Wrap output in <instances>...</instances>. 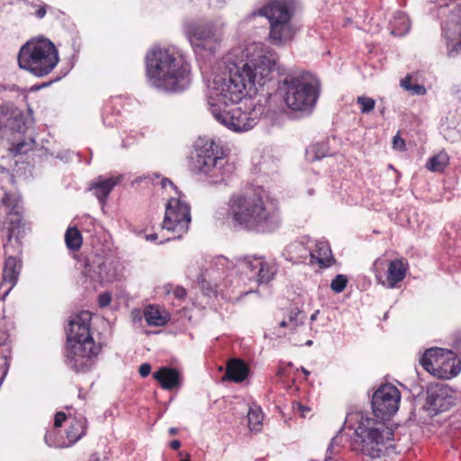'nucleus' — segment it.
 I'll return each mask as SVG.
<instances>
[{"label": "nucleus", "mask_w": 461, "mask_h": 461, "mask_svg": "<svg viewBox=\"0 0 461 461\" xmlns=\"http://www.w3.org/2000/svg\"><path fill=\"white\" fill-rule=\"evenodd\" d=\"M276 60V54L261 43L233 49L225 58V70L208 86L207 103L212 114L219 116V112L230 105H247L258 86L269 80Z\"/></svg>", "instance_id": "obj_1"}, {"label": "nucleus", "mask_w": 461, "mask_h": 461, "mask_svg": "<svg viewBox=\"0 0 461 461\" xmlns=\"http://www.w3.org/2000/svg\"><path fill=\"white\" fill-rule=\"evenodd\" d=\"M229 213L235 225L249 230L272 231L279 225L277 208L261 193L249 191L234 194L229 201Z\"/></svg>", "instance_id": "obj_2"}, {"label": "nucleus", "mask_w": 461, "mask_h": 461, "mask_svg": "<svg viewBox=\"0 0 461 461\" xmlns=\"http://www.w3.org/2000/svg\"><path fill=\"white\" fill-rule=\"evenodd\" d=\"M149 83L165 91H182L190 83V68L169 48L155 47L146 55Z\"/></svg>", "instance_id": "obj_3"}, {"label": "nucleus", "mask_w": 461, "mask_h": 461, "mask_svg": "<svg viewBox=\"0 0 461 461\" xmlns=\"http://www.w3.org/2000/svg\"><path fill=\"white\" fill-rule=\"evenodd\" d=\"M91 313L82 312L71 318L67 330V365L76 372L87 371L100 351L90 334Z\"/></svg>", "instance_id": "obj_4"}, {"label": "nucleus", "mask_w": 461, "mask_h": 461, "mask_svg": "<svg viewBox=\"0 0 461 461\" xmlns=\"http://www.w3.org/2000/svg\"><path fill=\"white\" fill-rule=\"evenodd\" d=\"M345 423L355 431V449L371 458L380 457L393 438V430L384 422L362 411L348 413Z\"/></svg>", "instance_id": "obj_5"}, {"label": "nucleus", "mask_w": 461, "mask_h": 461, "mask_svg": "<svg viewBox=\"0 0 461 461\" xmlns=\"http://www.w3.org/2000/svg\"><path fill=\"white\" fill-rule=\"evenodd\" d=\"M190 167L193 172L207 176L212 183L224 181L233 172V166L225 160L220 142L207 136L195 141Z\"/></svg>", "instance_id": "obj_6"}, {"label": "nucleus", "mask_w": 461, "mask_h": 461, "mask_svg": "<svg viewBox=\"0 0 461 461\" xmlns=\"http://www.w3.org/2000/svg\"><path fill=\"white\" fill-rule=\"evenodd\" d=\"M294 8L293 0H267L253 14L268 20V40L273 45L283 47L294 39L296 33L292 23Z\"/></svg>", "instance_id": "obj_7"}, {"label": "nucleus", "mask_w": 461, "mask_h": 461, "mask_svg": "<svg viewBox=\"0 0 461 461\" xmlns=\"http://www.w3.org/2000/svg\"><path fill=\"white\" fill-rule=\"evenodd\" d=\"M18 65L36 77L50 74L59 63V52L48 39L40 38L27 41L18 53Z\"/></svg>", "instance_id": "obj_8"}, {"label": "nucleus", "mask_w": 461, "mask_h": 461, "mask_svg": "<svg viewBox=\"0 0 461 461\" xmlns=\"http://www.w3.org/2000/svg\"><path fill=\"white\" fill-rule=\"evenodd\" d=\"M26 131L22 110L9 104L0 106V135L9 140L14 155L26 154L34 147V140Z\"/></svg>", "instance_id": "obj_9"}, {"label": "nucleus", "mask_w": 461, "mask_h": 461, "mask_svg": "<svg viewBox=\"0 0 461 461\" xmlns=\"http://www.w3.org/2000/svg\"><path fill=\"white\" fill-rule=\"evenodd\" d=\"M284 100L294 111H310L319 95V81L309 73L287 76L284 79Z\"/></svg>", "instance_id": "obj_10"}, {"label": "nucleus", "mask_w": 461, "mask_h": 461, "mask_svg": "<svg viewBox=\"0 0 461 461\" xmlns=\"http://www.w3.org/2000/svg\"><path fill=\"white\" fill-rule=\"evenodd\" d=\"M14 176L3 167H0V225L7 230V238L10 241L12 231L20 226L22 221V208L20 198L12 194L2 184H13Z\"/></svg>", "instance_id": "obj_11"}, {"label": "nucleus", "mask_w": 461, "mask_h": 461, "mask_svg": "<svg viewBox=\"0 0 461 461\" xmlns=\"http://www.w3.org/2000/svg\"><path fill=\"white\" fill-rule=\"evenodd\" d=\"M246 110L240 106L231 110H223L219 112V116H213L217 122L235 132L248 131L254 128L260 119L267 113V108L264 104H253L244 105Z\"/></svg>", "instance_id": "obj_12"}, {"label": "nucleus", "mask_w": 461, "mask_h": 461, "mask_svg": "<svg viewBox=\"0 0 461 461\" xmlns=\"http://www.w3.org/2000/svg\"><path fill=\"white\" fill-rule=\"evenodd\" d=\"M420 364L426 371L440 379L448 380L456 376L461 371V360L447 349L431 348L425 351Z\"/></svg>", "instance_id": "obj_13"}, {"label": "nucleus", "mask_w": 461, "mask_h": 461, "mask_svg": "<svg viewBox=\"0 0 461 461\" xmlns=\"http://www.w3.org/2000/svg\"><path fill=\"white\" fill-rule=\"evenodd\" d=\"M190 222V207L183 200V194L171 197L166 206L162 228L173 232L174 238H180L188 230Z\"/></svg>", "instance_id": "obj_14"}, {"label": "nucleus", "mask_w": 461, "mask_h": 461, "mask_svg": "<svg viewBox=\"0 0 461 461\" xmlns=\"http://www.w3.org/2000/svg\"><path fill=\"white\" fill-rule=\"evenodd\" d=\"M400 400L401 393L394 385H381L372 397L374 414L383 420L391 418L398 411Z\"/></svg>", "instance_id": "obj_15"}, {"label": "nucleus", "mask_w": 461, "mask_h": 461, "mask_svg": "<svg viewBox=\"0 0 461 461\" xmlns=\"http://www.w3.org/2000/svg\"><path fill=\"white\" fill-rule=\"evenodd\" d=\"M185 32L195 52L204 50L212 54L221 41L212 24H191Z\"/></svg>", "instance_id": "obj_16"}, {"label": "nucleus", "mask_w": 461, "mask_h": 461, "mask_svg": "<svg viewBox=\"0 0 461 461\" xmlns=\"http://www.w3.org/2000/svg\"><path fill=\"white\" fill-rule=\"evenodd\" d=\"M455 403L452 389L445 384H430L427 389L425 408L433 414L450 409Z\"/></svg>", "instance_id": "obj_17"}, {"label": "nucleus", "mask_w": 461, "mask_h": 461, "mask_svg": "<svg viewBox=\"0 0 461 461\" xmlns=\"http://www.w3.org/2000/svg\"><path fill=\"white\" fill-rule=\"evenodd\" d=\"M243 262L245 267L249 268L251 272L256 271L259 284L269 283L277 272V266L274 261H267L261 257H245Z\"/></svg>", "instance_id": "obj_18"}, {"label": "nucleus", "mask_w": 461, "mask_h": 461, "mask_svg": "<svg viewBox=\"0 0 461 461\" xmlns=\"http://www.w3.org/2000/svg\"><path fill=\"white\" fill-rule=\"evenodd\" d=\"M22 268L21 261L15 257H8L3 269V280L0 284V289L3 292L5 299L17 283L18 276Z\"/></svg>", "instance_id": "obj_19"}, {"label": "nucleus", "mask_w": 461, "mask_h": 461, "mask_svg": "<svg viewBox=\"0 0 461 461\" xmlns=\"http://www.w3.org/2000/svg\"><path fill=\"white\" fill-rule=\"evenodd\" d=\"M163 389L172 390L180 386V374L177 370L164 366L153 374Z\"/></svg>", "instance_id": "obj_20"}, {"label": "nucleus", "mask_w": 461, "mask_h": 461, "mask_svg": "<svg viewBox=\"0 0 461 461\" xmlns=\"http://www.w3.org/2000/svg\"><path fill=\"white\" fill-rule=\"evenodd\" d=\"M408 267V262L402 258L394 259L390 262L386 276L388 287L393 288L404 279Z\"/></svg>", "instance_id": "obj_21"}, {"label": "nucleus", "mask_w": 461, "mask_h": 461, "mask_svg": "<svg viewBox=\"0 0 461 461\" xmlns=\"http://www.w3.org/2000/svg\"><path fill=\"white\" fill-rule=\"evenodd\" d=\"M119 180V177L104 178L99 176L97 180L91 185L90 190L99 200L100 203L104 205L107 196L113 188L118 184Z\"/></svg>", "instance_id": "obj_22"}, {"label": "nucleus", "mask_w": 461, "mask_h": 461, "mask_svg": "<svg viewBox=\"0 0 461 461\" xmlns=\"http://www.w3.org/2000/svg\"><path fill=\"white\" fill-rule=\"evenodd\" d=\"M249 372V367L242 360L234 358L228 362L224 378L240 383L248 377Z\"/></svg>", "instance_id": "obj_23"}, {"label": "nucleus", "mask_w": 461, "mask_h": 461, "mask_svg": "<svg viewBox=\"0 0 461 461\" xmlns=\"http://www.w3.org/2000/svg\"><path fill=\"white\" fill-rule=\"evenodd\" d=\"M304 316L298 308L291 309L278 323L279 329H288L290 333L294 332L298 327L303 324Z\"/></svg>", "instance_id": "obj_24"}, {"label": "nucleus", "mask_w": 461, "mask_h": 461, "mask_svg": "<svg viewBox=\"0 0 461 461\" xmlns=\"http://www.w3.org/2000/svg\"><path fill=\"white\" fill-rule=\"evenodd\" d=\"M144 318L149 326L162 327L168 321V314L154 305H148L144 310Z\"/></svg>", "instance_id": "obj_25"}, {"label": "nucleus", "mask_w": 461, "mask_h": 461, "mask_svg": "<svg viewBox=\"0 0 461 461\" xmlns=\"http://www.w3.org/2000/svg\"><path fill=\"white\" fill-rule=\"evenodd\" d=\"M312 259H315L321 267H330L333 261L330 246L323 241L316 244L315 249L310 252Z\"/></svg>", "instance_id": "obj_26"}, {"label": "nucleus", "mask_w": 461, "mask_h": 461, "mask_svg": "<svg viewBox=\"0 0 461 461\" xmlns=\"http://www.w3.org/2000/svg\"><path fill=\"white\" fill-rule=\"evenodd\" d=\"M391 33L395 36L405 35L410 30V22L402 12H396L390 22Z\"/></svg>", "instance_id": "obj_27"}, {"label": "nucleus", "mask_w": 461, "mask_h": 461, "mask_svg": "<svg viewBox=\"0 0 461 461\" xmlns=\"http://www.w3.org/2000/svg\"><path fill=\"white\" fill-rule=\"evenodd\" d=\"M449 157L446 151H440L429 158L426 167L431 172H442L447 167Z\"/></svg>", "instance_id": "obj_28"}, {"label": "nucleus", "mask_w": 461, "mask_h": 461, "mask_svg": "<svg viewBox=\"0 0 461 461\" xmlns=\"http://www.w3.org/2000/svg\"><path fill=\"white\" fill-rule=\"evenodd\" d=\"M330 155V149L327 142H318L309 146L306 149V158L310 161L320 160Z\"/></svg>", "instance_id": "obj_29"}, {"label": "nucleus", "mask_w": 461, "mask_h": 461, "mask_svg": "<svg viewBox=\"0 0 461 461\" xmlns=\"http://www.w3.org/2000/svg\"><path fill=\"white\" fill-rule=\"evenodd\" d=\"M451 22H447V24L443 27V35L447 39V46L449 49L448 52L449 55H453L454 52H458L457 49L455 47V44L461 40L459 38L461 37V25L458 26V24H456V27H458L457 31L451 32L450 23Z\"/></svg>", "instance_id": "obj_30"}, {"label": "nucleus", "mask_w": 461, "mask_h": 461, "mask_svg": "<svg viewBox=\"0 0 461 461\" xmlns=\"http://www.w3.org/2000/svg\"><path fill=\"white\" fill-rule=\"evenodd\" d=\"M94 275H90L91 278L99 282H108L113 279V274L112 273L111 263L108 261H102L93 269Z\"/></svg>", "instance_id": "obj_31"}, {"label": "nucleus", "mask_w": 461, "mask_h": 461, "mask_svg": "<svg viewBox=\"0 0 461 461\" xmlns=\"http://www.w3.org/2000/svg\"><path fill=\"white\" fill-rule=\"evenodd\" d=\"M86 429L84 419L75 420L67 429V438L71 443H76L86 434Z\"/></svg>", "instance_id": "obj_32"}, {"label": "nucleus", "mask_w": 461, "mask_h": 461, "mask_svg": "<svg viewBox=\"0 0 461 461\" xmlns=\"http://www.w3.org/2000/svg\"><path fill=\"white\" fill-rule=\"evenodd\" d=\"M66 245L69 249L77 250L82 245V236L76 227H70L65 234Z\"/></svg>", "instance_id": "obj_33"}, {"label": "nucleus", "mask_w": 461, "mask_h": 461, "mask_svg": "<svg viewBox=\"0 0 461 461\" xmlns=\"http://www.w3.org/2000/svg\"><path fill=\"white\" fill-rule=\"evenodd\" d=\"M263 413L257 406L251 407L248 413L249 426L251 430L258 431L262 425Z\"/></svg>", "instance_id": "obj_34"}, {"label": "nucleus", "mask_w": 461, "mask_h": 461, "mask_svg": "<svg viewBox=\"0 0 461 461\" xmlns=\"http://www.w3.org/2000/svg\"><path fill=\"white\" fill-rule=\"evenodd\" d=\"M357 103L359 104L362 113H369L374 110L375 105V101L373 98L366 96H358Z\"/></svg>", "instance_id": "obj_35"}, {"label": "nucleus", "mask_w": 461, "mask_h": 461, "mask_svg": "<svg viewBox=\"0 0 461 461\" xmlns=\"http://www.w3.org/2000/svg\"><path fill=\"white\" fill-rule=\"evenodd\" d=\"M338 447H339V435H336L331 438V440L326 449V455H325L324 461H332L333 456H336L339 452Z\"/></svg>", "instance_id": "obj_36"}, {"label": "nucleus", "mask_w": 461, "mask_h": 461, "mask_svg": "<svg viewBox=\"0 0 461 461\" xmlns=\"http://www.w3.org/2000/svg\"><path fill=\"white\" fill-rule=\"evenodd\" d=\"M348 284V278L344 275H337L331 281L330 288L335 293H341Z\"/></svg>", "instance_id": "obj_37"}, {"label": "nucleus", "mask_w": 461, "mask_h": 461, "mask_svg": "<svg viewBox=\"0 0 461 461\" xmlns=\"http://www.w3.org/2000/svg\"><path fill=\"white\" fill-rule=\"evenodd\" d=\"M112 296L109 293H103L98 296V303L100 307H106L110 304Z\"/></svg>", "instance_id": "obj_38"}, {"label": "nucleus", "mask_w": 461, "mask_h": 461, "mask_svg": "<svg viewBox=\"0 0 461 461\" xmlns=\"http://www.w3.org/2000/svg\"><path fill=\"white\" fill-rule=\"evenodd\" d=\"M405 143L404 140L398 135L394 136L393 139V147L397 150H402L404 149Z\"/></svg>", "instance_id": "obj_39"}, {"label": "nucleus", "mask_w": 461, "mask_h": 461, "mask_svg": "<svg viewBox=\"0 0 461 461\" xmlns=\"http://www.w3.org/2000/svg\"><path fill=\"white\" fill-rule=\"evenodd\" d=\"M67 416L64 412L59 411L55 415L54 419V426L59 428L62 425V423L66 420Z\"/></svg>", "instance_id": "obj_40"}, {"label": "nucleus", "mask_w": 461, "mask_h": 461, "mask_svg": "<svg viewBox=\"0 0 461 461\" xmlns=\"http://www.w3.org/2000/svg\"><path fill=\"white\" fill-rule=\"evenodd\" d=\"M151 366L149 364H142L139 368V373L142 377H146L150 374Z\"/></svg>", "instance_id": "obj_41"}, {"label": "nucleus", "mask_w": 461, "mask_h": 461, "mask_svg": "<svg viewBox=\"0 0 461 461\" xmlns=\"http://www.w3.org/2000/svg\"><path fill=\"white\" fill-rule=\"evenodd\" d=\"M173 294L177 299H183L186 295L185 288L177 286L173 290Z\"/></svg>", "instance_id": "obj_42"}, {"label": "nucleus", "mask_w": 461, "mask_h": 461, "mask_svg": "<svg viewBox=\"0 0 461 461\" xmlns=\"http://www.w3.org/2000/svg\"><path fill=\"white\" fill-rule=\"evenodd\" d=\"M161 185L164 189H167V187H170L171 189L175 190L176 191V194H179L180 193L176 190V186L174 185V184L169 180V179H167V178H164L161 180Z\"/></svg>", "instance_id": "obj_43"}, {"label": "nucleus", "mask_w": 461, "mask_h": 461, "mask_svg": "<svg viewBox=\"0 0 461 461\" xmlns=\"http://www.w3.org/2000/svg\"><path fill=\"white\" fill-rule=\"evenodd\" d=\"M411 90L417 95H424L426 93V89L423 86L414 85L411 86Z\"/></svg>", "instance_id": "obj_44"}, {"label": "nucleus", "mask_w": 461, "mask_h": 461, "mask_svg": "<svg viewBox=\"0 0 461 461\" xmlns=\"http://www.w3.org/2000/svg\"><path fill=\"white\" fill-rule=\"evenodd\" d=\"M215 265H216L217 267H218V266H221V267H222V268H224V267H228V266H227V265H228V260H227V258H224V257H221H221H218V258H216Z\"/></svg>", "instance_id": "obj_45"}, {"label": "nucleus", "mask_w": 461, "mask_h": 461, "mask_svg": "<svg viewBox=\"0 0 461 461\" xmlns=\"http://www.w3.org/2000/svg\"><path fill=\"white\" fill-rule=\"evenodd\" d=\"M411 77H409V76L405 77L402 80V82H401V86H402L404 89H406V90H411Z\"/></svg>", "instance_id": "obj_46"}, {"label": "nucleus", "mask_w": 461, "mask_h": 461, "mask_svg": "<svg viewBox=\"0 0 461 461\" xmlns=\"http://www.w3.org/2000/svg\"><path fill=\"white\" fill-rule=\"evenodd\" d=\"M295 404H296L298 410H300L302 411V415L303 417L305 416V412H309L310 411V409L308 407L303 406L300 402H296Z\"/></svg>", "instance_id": "obj_47"}, {"label": "nucleus", "mask_w": 461, "mask_h": 461, "mask_svg": "<svg viewBox=\"0 0 461 461\" xmlns=\"http://www.w3.org/2000/svg\"><path fill=\"white\" fill-rule=\"evenodd\" d=\"M35 14H36V16H37L38 18H40V19H41V18H43V17L45 16V14H46L45 7H41V8H39V9L36 11Z\"/></svg>", "instance_id": "obj_48"}, {"label": "nucleus", "mask_w": 461, "mask_h": 461, "mask_svg": "<svg viewBox=\"0 0 461 461\" xmlns=\"http://www.w3.org/2000/svg\"><path fill=\"white\" fill-rule=\"evenodd\" d=\"M170 447L172 449H178L181 447V443L179 440L176 439L170 442Z\"/></svg>", "instance_id": "obj_49"}, {"label": "nucleus", "mask_w": 461, "mask_h": 461, "mask_svg": "<svg viewBox=\"0 0 461 461\" xmlns=\"http://www.w3.org/2000/svg\"><path fill=\"white\" fill-rule=\"evenodd\" d=\"M384 267V262L382 259H377L374 263L375 269H377L378 267Z\"/></svg>", "instance_id": "obj_50"}, {"label": "nucleus", "mask_w": 461, "mask_h": 461, "mask_svg": "<svg viewBox=\"0 0 461 461\" xmlns=\"http://www.w3.org/2000/svg\"><path fill=\"white\" fill-rule=\"evenodd\" d=\"M89 461H104L103 459H101L97 454H93L91 456H90V459Z\"/></svg>", "instance_id": "obj_51"}, {"label": "nucleus", "mask_w": 461, "mask_h": 461, "mask_svg": "<svg viewBox=\"0 0 461 461\" xmlns=\"http://www.w3.org/2000/svg\"><path fill=\"white\" fill-rule=\"evenodd\" d=\"M454 91L455 93H456L457 95H461V83L458 84V85H456L454 86Z\"/></svg>", "instance_id": "obj_52"}, {"label": "nucleus", "mask_w": 461, "mask_h": 461, "mask_svg": "<svg viewBox=\"0 0 461 461\" xmlns=\"http://www.w3.org/2000/svg\"><path fill=\"white\" fill-rule=\"evenodd\" d=\"M157 238H158V235H157V234H150V235H147V236H146V239H147L148 240H152V241H153V240H157Z\"/></svg>", "instance_id": "obj_53"}, {"label": "nucleus", "mask_w": 461, "mask_h": 461, "mask_svg": "<svg viewBox=\"0 0 461 461\" xmlns=\"http://www.w3.org/2000/svg\"><path fill=\"white\" fill-rule=\"evenodd\" d=\"M44 440H45V443H46L48 446H50V447L53 446V445H52V443H51V442H50V438H49V435H48V434H46V435H45V437H44Z\"/></svg>", "instance_id": "obj_54"}, {"label": "nucleus", "mask_w": 461, "mask_h": 461, "mask_svg": "<svg viewBox=\"0 0 461 461\" xmlns=\"http://www.w3.org/2000/svg\"><path fill=\"white\" fill-rule=\"evenodd\" d=\"M168 432H169L170 435H175L177 432V429L176 428H170Z\"/></svg>", "instance_id": "obj_55"}, {"label": "nucleus", "mask_w": 461, "mask_h": 461, "mask_svg": "<svg viewBox=\"0 0 461 461\" xmlns=\"http://www.w3.org/2000/svg\"><path fill=\"white\" fill-rule=\"evenodd\" d=\"M455 47L457 49V51H461V41L456 42Z\"/></svg>", "instance_id": "obj_56"}, {"label": "nucleus", "mask_w": 461, "mask_h": 461, "mask_svg": "<svg viewBox=\"0 0 461 461\" xmlns=\"http://www.w3.org/2000/svg\"><path fill=\"white\" fill-rule=\"evenodd\" d=\"M302 370L306 376L310 375V372L307 369L303 367Z\"/></svg>", "instance_id": "obj_57"}, {"label": "nucleus", "mask_w": 461, "mask_h": 461, "mask_svg": "<svg viewBox=\"0 0 461 461\" xmlns=\"http://www.w3.org/2000/svg\"><path fill=\"white\" fill-rule=\"evenodd\" d=\"M317 313L318 311L311 316V321H314L316 319Z\"/></svg>", "instance_id": "obj_58"}, {"label": "nucleus", "mask_w": 461, "mask_h": 461, "mask_svg": "<svg viewBox=\"0 0 461 461\" xmlns=\"http://www.w3.org/2000/svg\"><path fill=\"white\" fill-rule=\"evenodd\" d=\"M285 334H286V332H281V331H279L277 335H278V336H285Z\"/></svg>", "instance_id": "obj_59"}, {"label": "nucleus", "mask_w": 461, "mask_h": 461, "mask_svg": "<svg viewBox=\"0 0 461 461\" xmlns=\"http://www.w3.org/2000/svg\"><path fill=\"white\" fill-rule=\"evenodd\" d=\"M307 346H311L312 344V340H308L306 343H305Z\"/></svg>", "instance_id": "obj_60"}, {"label": "nucleus", "mask_w": 461, "mask_h": 461, "mask_svg": "<svg viewBox=\"0 0 461 461\" xmlns=\"http://www.w3.org/2000/svg\"><path fill=\"white\" fill-rule=\"evenodd\" d=\"M180 461H190V459H188V458H185V459H182V460H180Z\"/></svg>", "instance_id": "obj_61"}]
</instances>
